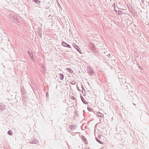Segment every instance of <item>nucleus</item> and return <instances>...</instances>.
Listing matches in <instances>:
<instances>
[{
  "label": "nucleus",
  "instance_id": "3",
  "mask_svg": "<svg viewBox=\"0 0 149 149\" xmlns=\"http://www.w3.org/2000/svg\"><path fill=\"white\" fill-rule=\"evenodd\" d=\"M73 47L77 51L80 53L81 54V52L80 48L75 43H73Z\"/></svg>",
  "mask_w": 149,
  "mask_h": 149
},
{
  "label": "nucleus",
  "instance_id": "4",
  "mask_svg": "<svg viewBox=\"0 0 149 149\" xmlns=\"http://www.w3.org/2000/svg\"><path fill=\"white\" fill-rule=\"evenodd\" d=\"M62 45L65 47L71 48L70 46V45L68 44L65 42L63 41L62 42Z\"/></svg>",
  "mask_w": 149,
  "mask_h": 149
},
{
  "label": "nucleus",
  "instance_id": "17",
  "mask_svg": "<svg viewBox=\"0 0 149 149\" xmlns=\"http://www.w3.org/2000/svg\"><path fill=\"white\" fill-rule=\"evenodd\" d=\"M113 6H114V9H115V3H114L113 5Z\"/></svg>",
  "mask_w": 149,
  "mask_h": 149
},
{
  "label": "nucleus",
  "instance_id": "13",
  "mask_svg": "<svg viewBox=\"0 0 149 149\" xmlns=\"http://www.w3.org/2000/svg\"><path fill=\"white\" fill-rule=\"evenodd\" d=\"M38 35H39V36H40L41 38H42V33H39L38 34Z\"/></svg>",
  "mask_w": 149,
  "mask_h": 149
},
{
  "label": "nucleus",
  "instance_id": "10",
  "mask_svg": "<svg viewBox=\"0 0 149 149\" xmlns=\"http://www.w3.org/2000/svg\"><path fill=\"white\" fill-rule=\"evenodd\" d=\"M4 105L3 104H0V110H2L4 109Z\"/></svg>",
  "mask_w": 149,
  "mask_h": 149
},
{
  "label": "nucleus",
  "instance_id": "18",
  "mask_svg": "<svg viewBox=\"0 0 149 149\" xmlns=\"http://www.w3.org/2000/svg\"><path fill=\"white\" fill-rule=\"evenodd\" d=\"M88 110L89 111H91V110L92 109H90L89 110L88 109Z\"/></svg>",
  "mask_w": 149,
  "mask_h": 149
},
{
  "label": "nucleus",
  "instance_id": "8",
  "mask_svg": "<svg viewBox=\"0 0 149 149\" xmlns=\"http://www.w3.org/2000/svg\"><path fill=\"white\" fill-rule=\"evenodd\" d=\"M37 32L38 34L42 33V29L40 27H38L37 28Z\"/></svg>",
  "mask_w": 149,
  "mask_h": 149
},
{
  "label": "nucleus",
  "instance_id": "20",
  "mask_svg": "<svg viewBox=\"0 0 149 149\" xmlns=\"http://www.w3.org/2000/svg\"><path fill=\"white\" fill-rule=\"evenodd\" d=\"M9 131L8 132V134H9Z\"/></svg>",
  "mask_w": 149,
  "mask_h": 149
},
{
  "label": "nucleus",
  "instance_id": "15",
  "mask_svg": "<svg viewBox=\"0 0 149 149\" xmlns=\"http://www.w3.org/2000/svg\"><path fill=\"white\" fill-rule=\"evenodd\" d=\"M107 56L109 58H110L111 57V55H110L109 54L107 55Z\"/></svg>",
  "mask_w": 149,
  "mask_h": 149
},
{
  "label": "nucleus",
  "instance_id": "11",
  "mask_svg": "<svg viewBox=\"0 0 149 149\" xmlns=\"http://www.w3.org/2000/svg\"><path fill=\"white\" fill-rule=\"evenodd\" d=\"M60 79L61 80H63V74H60Z\"/></svg>",
  "mask_w": 149,
  "mask_h": 149
},
{
  "label": "nucleus",
  "instance_id": "21",
  "mask_svg": "<svg viewBox=\"0 0 149 149\" xmlns=\"http://www.w3.org/2000/svg\"><path fill=\"white\" fill-rule=\"evenodd\" d=\"M51 16V15H49V17H50V16Z\"/></svg>",
  "mask_w": 149,
  "mask_h": 149
},
{
  "label": "nucleus",
  "instance_id": "6",
  "mask_svg": "<svg viewBox=\"0 0 149 149\" xmlns=\"http://www.w3.org/2000/svg\"><path fill=\"white\" fill-rule=\"evenodd\" d=\"M27 52H28V54L29 55L30 57H31V58H32V60H33V54L32 53V54H31V51L30 50H27Z\"/></svg>",
  "mask_w": 149,
  "mask_h": 149
},
{
  "label": "nucleus",
  "instance_id": "9",
  "mask_svg": "<svg viewBox=\"0 0 149 149\" xmlns=\"http://www.w3.org/2000/svg\"><path fill=\"white\" fill-rule=\"evenodd\" d=\"M33 1L34 2L38 5H39L40 3V1L38 0H33Z\"/></svg>",
  "mask_w": 149,
  "mask_h": 149
},
{
  "label": "nucleus",
  "instance_id": "12",
  "mask_svg": "<svg viewBox=\"0 0 149 149\" xmlns=\"http://www.w3.org/2000/svg\"><path fill=\"white\" fill-rule=\"evenodd\" d=\"M97 115L98 116H99V117H102V114L100 112H98L97 113Z\"/></svg>",
  "mask_w": 149,
  "mask_h": 149
},
{
  "label": "nucleus",
  "instance_id": "5",
  "mask_svg": "<svg viewBox=\"0 0 149 149\" xmlns=\"http://www.w3.org/2000/svg\"><path fill=\"white\" fill-rule=\"evenodd\" d=\"M90 44H91V48L93 49V52L96 53V51H97L96 48V47L93 45V44L91 42H90Z\"/></svg>",
  "mask_w": 149,
  "mask_h": 149
},
{
  "label": "nucleus",
  "instance_id": "16",
  "mask_svg": "<svg viewBox=\"0 0 149 149\" xmlns=\"http://www.w3.org/2000/svg\"><path fill=\"white\" fill-rule=\"evenodd\" d=\"M144 0H141V2L142 3H143L144 2Z\"/></svg>",
  "mask_w": 149,
  "mask_h": 149
},
{
  "label": "nucleus",
  "instance_id": "19",
  "mask_svg": "<svg viewBox=\"0 0 149 149\" xmlns=\"http://www.w3.org/2000/svg\"><path fill=\"white\" fill-rule=\"evenodd\" d=\"M135 56H136V57H138V54H136V55H135Z\"/></svg>",
  "mask_w": 149,
  "mask_h": 149
},
{
  "label": "nucleus",
  "instance_id": "7",
  "mask_svg": "<svg viewBox=\"0 0 149 149\" xmlns=\"http://www.w3.org/2000/svg\"><path fill=\"white\" fill-rule=\"evenodd\" d=\"M114 10L116 12V13L117 14H118L119 15H122L123 12V11H122L118 10V11H117V10H116L115 9H114Z\"/></svg>",
  "mask_w": 149,
  "mask_h": 149
},
{
  "label": "nucleus",
  "instance_id": "2",
  "mask_svg": "<svg viewBox=\"0 0 149 149\" xmlns=\"http://www.w3.org/2000/svg\"><path fill=\"white\" fill-rule=\"evenodd\" d=\"M127 6L129 9L131 11V12L133 14L134 12V9L133 8L132 6L131 5L130 3H128L127 4Z\"/></svg>",
  "mask_w": 149,
  "mask_h": 149
},
{
  "label": "nucleus",
  "instance_id": "14",
  "mask_svg": "<svg viewBox=\"0 0 149 149\" xmlns=\"http://www.w3.org/2000/svg\"><path fill=\"white\" fill-rule=\"evenodd\" d=\"M97 141L100 143L101 144H103V143L102 142V141H98L97 140Z\"/></svg>",
  "mask_w": 149,
  "mask_h": 149
},
{
  "label": "nucleus",
  "instance_id": "1",
  "mask_svg": "<svg viewBox=\"0 0 149 149\" xmlns=\"http://www.w3.org/2000/svg\"><path fill=\"white\" fill-rule=\"evenodd\" d=\"M10 19L12 21L16 24L19 23L20 22L19 19L18 18V17L17 16H11V18L10 17Z\"/></svg>",
  "mask_w": 149,
  "mask_h": 149
}]
</instances>
